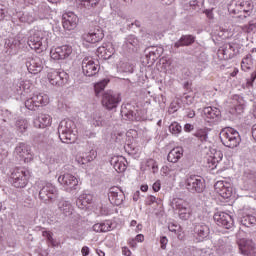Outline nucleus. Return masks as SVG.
I'll return each mask as SVG.
<instances>
[{
	"instance_id": "61",
	"label": "nucleus",
	"mask_w": 256,
	"mask_h": 256,
	"mask_svg": "<svg viewBox=\"0 0 256 256\" xmlns=\"http://www.w3.org/2000/svg\"><path fill=\"white\" fill-rule=\"evenodd\" d=\"M199 3H201V0H191L190 7L193 9H199Z\"/></svg>"
},
{
	"instance_id": "2",
	"label": "nucleus",
	"mask_w": 256,
	"mask_h": 256,
	"mask_svg": "<svg viewBox=\"0 0 256 256\" xmlns=\"http://www.w3.org/2000/svg\"><path fill=\"white\" fill-rule=\"evenodd\" d=\"M29 177H31V171L29 169L17 167L11 172L10 183L16 189H25L29 183Z\"/></svg>"
},
{
	"instance_id": "32",
	"label": "nucleus",
	"mask_w": 256,
	"mask_h": 256,
	"mask_svg": "<svg viewBox=\"0 0 256 256\" xmlns=\"http://www.w3.org/2000/svg\"><path fill=\"white\" fill-rule=\"evenodd\" d=\"M52 118L49 114H40L37 119L34 120L35 127L38 129H45L51 125Z\"/></svg>"
},
{
	"instance_id": "13",
	"label": "nucleus",
	"mask_w": 256,
	"mask_h": 256,
	"mask_svg": "<svg viewBox=\"0 0 256 256\" xmlns=\"http://www.w3.org/2000/svg\"><path fill=\"white\" fill-rule=\"evenodd\" d=\"M82 73L85 77H95L99 73V64L93 58L85 57L82 60Z\"/></svg>"
},
{
	"instance_id": "38",
	"label": "nucleus",
	"mask_w": 256,
	"mask_h": 256,
	"mask_svg": "<svg viewBox=\"0 0 256 256\" xmlns=\"http://www.w3.org/2000/svg\"><path fill=\"white\" fill-rule=\"evenodd\" d=\"M194 137H197L200 143H207L209 139V130L207 128H200L194 132Z\"/></svg>"
},
{
	"instance_id": "52",
	"label": "nucleus",
	"mask_w": 256,
	"mask_h": 256,
	"mask_svg": "<svg viewBox=\"0 0 256 256\" xmlns=\"http://www.w3.org/2000/svg\"><path fill=\"white\" fill-rule=\"evenodd\" d=\"M222 159H223V152L216 151L213 156V162L219 163V161H222Z\"/></svg>"
},
{
	"instance_id": "16",
	"label": "nucleus",
	"mask_w": 256,
	"mask_h": 256,
	"mask_svg": "<svg viewBox=\"0 0 256 256\" xmlns=\"http://www.w3.org/2000/svg\"><path fill=\"white\" fill-rule=\"evenodd\" d=\"M58 183L68 189L69 191H73V189H77L79 185V180L77 177L73 176V174L65 173L58 177Z\"/></svg>"
},
{
	"instance_id": "10",
	"label": "nucleus",
	"mask_w": 256,
	"mask_h": 256,
	"mask_svg": "<svg viewBox=\"0 0 256 256\" xmlns=\"http://www.w3.org/2000/svg\"><path fill=\"white\" fill-rule=\"evenodd\" d=\"M14 155L24 163H31L33 161V153H31V146L25 142H20L16 145Z\"/></svg>"
},
{
	"instance_id": "39",
	"label": "nucleus",
	"mask_w": 256,
	"mask_h": 256,
	"mask_svg": "<svg viewBox=\"0 0 256 256\" xmlns=\"http://www.w3.org/2000/svg\"><path fill=\"white\" fill-rule=\"evenodd\" d=\"M240 223L244 227H251L256 225V217L251 214L245 215L241 218Z\"/></svg>"
},
{
	"instance_id": "43",
	"label": "nucleus",
	"mask_w": 256,
	"mask_h": 256,
	"mask_svg": "<svg viewBox=\"0 0 256 256\" xmlns=\"http://www.w3.org/2000/svg\"><path fill=\"white\" fill-rule=\"evenodd\" d=\"M126 135L124 132H114L111 136L112 141L118 143L119 145H123L125 143Z\"/></svg>"
},
{
	"instance_id": "55",
	"label": "nucleus",
	"mask_w": 256,
	"mask_h": 256,
	"mask_svg": "<svg viewBox=\"0 0 256 256\" xmlns=\"http://www.w3.org/2000/svg\"><path fill=\"white\" fill-rule=\"evenodd\" d=\"M167 243H169V240L167 239V237L162 236L160 238L161 249H167Z\"/></svg>"
},
{
	"instance_id": "45",
	"label": "nucleus",
	"mask_w": 256,
	"mask_h": 256,
	"mask_svg": "<svg viewBox=\"0 0 256 256\" xmlns=\"http://www.w3.org/2000/svg\"><path fill=\"white\" fill-rule=\"evenodd\" d=\"M108 83H109V80H102L94 85V91H95L96 97H99V93L105 90V87H107Z\"/></svg>"
},
{
	"instance_id": "19",
	"label": "nucleus",
	"mask_w": 256,
	"mask_h": 256,
	"mask_svg": "<svg viewBox=\"0 0 256 256\" xmlns=\"http://www.w3.org/2000/svg\"><path fill=\"white\" fill-rule=\"evenodd\" d=\"M214 221L219 227L224 229H231L233 227V217L225 212H216L214 214Z\"/></svg>"
},
{
	"instance_id": "15",
	"label": "nucleus",
	"mask_w": 256,
	"mask_h": 256,
	"mask_svg": "<svg viewBox=\"0 0 256 256\" xmlns=\"http://www.w3.org/2000/svg\"><path fill=\"white\" fill-rule=\"evenodd\" d=\"M104 37L103 28L100 26H95L88 33L82 35V39L87 43H99Z\"/></svg>"
},
{
	"instance_id": "46",
	"label": "nucleus",
	"mask_w": 256,
	"mask_h": 256,
	"mask_svg": "<svg viewBox=\"0 0 256 256\" xmlns=\"http://www.w3.org/2000/svg\"><path fill=\"white\" fill-rule=\"evenodd\" d=\"M120 73H133V65L129 62H122L118 67Z\"/></svg>"
},
{
	"instance_id": "59",
	"label": "nucleus",
	"mask_w": 256,
	"mask_h": 256,
	"mask_svg": "<svg viewBox=\"0 0 256 256\" xmlns=\"http://www.w3.org/2000/svg\"><path fill=\"white\" fill-rule=\"evenodd\" d=\"M152 189L155 193L161 191V181H156L153 186Z\"/></svg>"
},
{
	"instance_id": "11",
	"label": "nucleus",
	"mask_w": 256,
	"mask_h": 256,
	"mask_svg": "<svg viewBox=\"0 0 256 256\" xmlns=\"http://www.w3.org/2000/svg\"><path fill=\"white\" fill-rule=\"evenodd\" d=\"M237 55H239V45L236 43H226L218 49V57L225 61H229Z\"/></svg>"
},
{
	"instance_id": "53",
	"label": "nucleus",
	"mask_w": 256,
	"mask_h": 256,
	"mask_svg": "<svg viewBox=\"0 0 256 256\" xmlns=\"http://www.w3.org/2000/svg\"><path fill=\"white\" fill-rule=\"evenodd\" d=\"M73 231H74V235H75V233H78L76 235L75 239H79V240L83 239V233H84L83 228H78V229L77 228H73Z\"/></svg>"
},
{
	"instance_id": "34",
	"label": "nucleus",
	"mask_w": 256,
	"mask_h": 256,
	"mask_svg": "<svg viewBox=\"0 0 256 256\" xmlns=\"http://www.w3.org/2000/svg\"><path fill=\"white\" fill-rule=\"evenodd\" d=\"M93 196L91 194H82L76 200V205L79 209H85L88 205H91Z\"/></svg>"
},
{
	"instance_id": "29",
	"label": "nucleus",
	"mask_w": 256,
	"mask_h": 256,
	"mask_svg": "<svg viewBox=\"0 0 256 256\" xmlns=\"http://www.w3.org/2000/svg\"><path fill=\"white\" fill-rule=\"evenodd\" d=\"M123 49L129 52L137 51L139 49V39L135 35H129L124 41Z\"/></svg>"
},
{
	"instance_id": "1",
	"label": "nucleus",
	"mask_w": 256,
	"mask_h": 256,
	"mask_svg": "<svg viewBox=\"0 0 256 256\" xmlns=\"http://www.w3.org/2000/svg\"><path fill=\"white\" fill-rule=\"evenodd\" d=\"M75 122L73 120L64 119L60 122L58 126V135L62 143L70 145L77 141V135L75 134Z\"/></svg>"
},
{
	"instance_id": "18",
	"label": "nucleus",
	"mask_w": 256,
	"mask_h": 256,
	"mask_svg": "<svg viewBox=\"0 0 256 256\" xmlns=\"http://www.w3.org/2000/svg\"><path fill=\"white\" fill-rule=\"evenodd\" d=\"M79 17L73 12H67L62 16V25L66 31H73L77 28Z\"/></svg>"
},
{
	"instance_id": "57",
	"label": "nucleus",
	"mask_w": 256,
	"mask_h": 256,
	"mask_svg": "<svg viewBox=\"0 0 256 256\" xmlns=\"http://www.w3.org/2000/svg\"><path fill=\"white\" fill-rule=\"evenodd\" d=\"M145 203L146 205H153V203H157V198L155 196H148Z\"/></svg>"
},
{
	"instance_id": "12",
	"label": "nucleus",
	"mask_w": 256,
	"mask_h": 256,
	"mask_svg": "<svg viewBox=\"0 0 256 256\" xmlns=\"http://www.w3.org/2000/svg\"><path fill=\"white\" fill-rule=\"evenodd\" d=\"M48 81L56 87H63L69 81V74L65 71H51L48 73Z\"/></svg>"
},
{
	"instance_id": "44",
	"label": "nucleus",
	"mask_w": 256,
	"mask_h": 256,
	"mask_svg": "<svg viewBox=\"0 0 256 256\" xmlns=\"http://www.w3.org/2000/svg\"><path fill=\"white\" fill-rule=\"evenodd\" d=\"M218 247L220 251H224L225 253H227L228 251H231V245H229L227 238H220L218 240Z\"/></svg>"
},
{
	"instance_id": "28",
	"label": "nucleus",
	"mask_w": 256,
	"mask_h": 256,
	"mask_svg": "<svg viewBox=\"0 0 256 256\" xmlns=\"http://www.w3.org/2000/svg\"><path fill=\"white\" fill-rule=\"evenodd\" d=\"M195 43V36L188 34L182 35L179 40H177L172 47L174 49H179L181 47H189Z\"/></svg>"
},
{
	"instance_id": "7",
	"label": "nucleus",
	"mask_w": 256,
	"mask_h": 256,
	"mask_svg": "<svg viewBox=\"0 0 256 256\" xmlns=\"http://www.w3.org/2000/svg\"><path fill=\"white\" fill-rule=\"evenodd\" d=\"M123 100L121 93L114 91L104 92L102 95V105L107 109V111H115L117 107L121 104Z\"/></svg>"
},
{
	"instance_id": "4",
	"label": "nucleus",
	"mask_w": 256,
	"mask_h": 256,
	"mask_svg": "<svg viewBox=\"0 0 256 256\" xmlns=\"http://www.w3.org/2000/svg\"><path fill=\"white\" fill-rule=\"evenodd\" d=\"M184 187L188 193L196 195L205 191V179L199 175H188L184 180Z\"/></svg>"
},
{
	"instance_id": "35",
	"label": "nucleus",
	"mask_w": 256,
	"mask_h": 256,
	"mask_svg": "<svg viewBox=\"0 0 256 256\" xmlns=\"http://www.w3.org/2000/svg\"><path fill=\"white\" fill-rule=\"evenodd\" d=\"M181 157H183V149L176 147L168 153L167 159L170 163H177Z\"/></svg>"
},
{
	"instance_id": "20",
	"label": "nucleus",
	"mask_w": 256,
	"mask_h": 256,
	"mask_svg": "<svg viewBox=\"0 0 256 256\" xmlns=\"http://www.w3.org/2000/svg\"><path fill=\"white\" fill-rule=\"evenodd\" d=\"M43 59L39 56H34L32 58H28L26 61V67L32 75H37V73H41L43 71Z\"/></svg>"
},
{
	"instance_id": "37",
	"label": "nucleus",
	"mask_w": 256,
	"mask_h": 256,
	"mask_svg": "<svg viewBox=\"0 0 256 256\" xmlns=\"http://www.w3.org/2000/svg\"><path fill=\"white\" fill-rule=\"evenodd\" d=\"M203 113L207 119H219L221 117V111L218 108L206 107Z\"/></svg>"
},
{
	"instance_id": "64",
	"label": "nucleus",
	"mask_w": 256,
	"mask_h": 256,
	"mask_svg": "<svg viewBox=\"0 0 256 256\" xmlns=\"http://www.w3.org/2000/svg\"><path fill=\"white\" fill-rule=\"evenodd\" d=\"M82 256H88L90 253L89 247L83 246L81 249Z\"/></svg>"
},
{
	"instance_id": "31",
	"label": "nucleus",
	"mask_w": 256,
	"mask_h": 256,
	"mask_svg": "<svg viewBox=\"0 0 256 256\" xmlns=\"http://www.w3.org/2000/svg\"><path fill=\"white\" fill-rule=\"evenodd\" d=\"M95 159H97V152L92 149L89 152L82 153V155L77 158V162L79 165H87V163H91V161H95Z\"/></svg>"
},
{
	"instance_id": "42",
	"label": "nucleus",
	"mask_w": 256,
	"mask_h": 256,
	"mask_svg": "<svg viewBox=\"0 0 256 256\" xmlns=\"http://www.w3.org/2000/svg\"><path fill=\"white\" fill-rule=\"evenodd\" d=\"M15 126L17 131H19V133H25V131H27L29 127V123L27 122L26 119H18L15 123Z\"/></svg>"
},
{
	"instance_id": "8",
	"label": "nucleus",
	"mask_w": 256,
	"mask_h": 256,
	"mask_svg": "<svg viewBox=\"0 0 256 256\" xmlns=\"http://www.w3.org/2000/svg\"><path fill=\"white\" fill-rule=\"evenodd\" d=\"M49 105V96L47 94L39 93L25 101L26 109L29 111H37L39 107Z\"/></svg>"
},
{
	"instance_id": "6",
	"label": "nucleus",
	"mask_w": 256,
	"mask_h": 256,
	"mask_svg": "<svg viewBox=\"0 0 256 256\" xmlns=\"http://www.w3.org/2000/svg\"><path fill=\"white\" fill-rule=\"evenodd\" d=\"M47 32L43 30H34L31 35L28 37V45L30 49L34 51H43L47 49Z\"/></svg>"
},
{
	"instance_id": "22",
	"label": "nucleus",
	"mask_w": 256,
	"mask_h": 256,
	"mask_svg": "<svg viewBox=\"0 0 256 256\" xmlns=\"http://www.w3.org/2000/svg\"><path fill=\"white\" fill-rule=\"evenodd\" d=\"M47 15H49V6L42 3L33 9V12L30 13V19H28V21L33 23V21H37V19H45Z\"/></svg>"
},
{
	"instance_id": "23",
	"label": "nucleus",
	"mask_w": 256,
	"mask_h": 256,
	"mask_svg": "<svg viewBox=\"0 0 256 256\" xmlns=\"http://www.w3.org/2000/svg\"><path fill=\"white\" fill-rule=\"evenodd\" d=\"M240 253L244 256H256L255 242L252 240H241L238 243Z\"/></svg>"
},
{
	"instance_id": "50",
	"label": "nucleus",
	"mask_w": 256,
	"mask_h": 256,
	"mask_svg": "<svg viewBox=\"0 0 256 256\" xmlns=\"http://www.w3.org/2000/svg\"><path fill=\"white\" fill-rule=\"evenodd\" d=\"M181 126L179 123L174 122L169 126V131L170 133H172V135H179V133H181Z\"/></svg>"
},
{
	"instance_id": "48",
	"label": "nucleus",
	"mask_w": 256,
	"mask_h": 256,
	"mask_svg": "<svg viewBox=\"0 0 256 256\" xmlns=\"http://www.w3.org/2000/svg\"><path fill=\"white\" fill-rule=\"evenodd\" d=\"M244 177L248 181H251V183L256 187V172L253 170H246L244 172Z\"/></svg>"
},
{
	"instance_id": "62",
	"label": "nucleus",
	"mask_w": 256,
	"mask_h": 256,
	"mask_svg": "<svg viewBox=\"0 0 256 256\" xmlns=\"http://www.w3.org/2000/svg\"><path fill=\"white\" fill-rule=\"evenodd\" d=\"M92 229L95 233H102L101 223L94 224Z\"/></svg>"
},
{
	"instance_id": "3",
	"label": "nucleus",
	"mask_w": 256,
	"mask_h": 256,
	"mask_svg": "<svg viewBox=\"0 0 256 256\" xmlns=\"http://www.w3.org/2000/svg\"><path fill=\"white\" fill-rule=\"evenodd\" d=\"M220 139L222 144L225 147H229V149H235V147H239V143H241V135H239L237 130L231 127H226L221 130Z\"/></svg>"
},
{
	"instance_id": "33",
	"label": "nucleus",
	"mask_w": 256,
	"mask_h": 256,
	"mask_svg": "<svg viewBox=\"0 0 256 256\" xmlns=\"http://www.w3.org/2000/svg\"><path fill=\"white\" fill-rule=\"evenodd\" d=\"M121 115L126 121H141V117L137 115V110L131 108H122Z\"/></svg>"
},
{
	"instance_id": "60",
	"label": "nucleus",
	"mask_w": 256,
	"mask_h": 256,
	"mask_svg": "<svg viewBox=\"0 0 256 256\" xmlns=\"http://www.w3.org/2000/svg\"><path fill=\"white\" fill-rule=\"evenodd\" d=\"M186 117H188V119H193V117H195V110H191V108H187Z\"/></svg>"
},
{
	"instance_id": "21",
	"label": "nucleus",
	"mask_w": 256,
	"mask_h": 256,
	"mask_svg": "<svg viewBox=\"0 0 256 256\" xmlns=\"http://www.w3.org/2000/svg\"><path fill=\"white\" fill-rule=\"evenodd\" d=\"M71 53H73V47L69 45H62L55 48L54 51H51L50 55L52 59L59 61L67 59Z\"/></svg>"
},
{
	"instance_id": "40",
	"label": "nucleus",
	"mask_w": 256,
	"mask_h": 256,
	"mask_svg": "<svg viewBox=\"0 0 256 256\" xmlns=\"http://www.w3.org/2000/svg\"><path fill=\"white\" fill-rule=\"evenodd\" d=\"M252 65H253V56L251 54H248L246 55V57L242 59L241 69L242 71H249Z\"/></svg>"
},
{
	"instance_id": "54",
	"label": "nucleus",
	"mask_w": 256,
	"mask_h": 256,
	"mask_svg": "<svg viewBox=\"0 0 256 256\" xmlns=\"http://www.w3.org/2000/svg\"><path fill=\"white\" fill-rule=\"evenodd\" d=\"M102 233H107V231H111V224L109 222L101 223Z\"/></svg>"
},
{
	"instance_id": "9",
	"label": "nucleus",
	"mask_w": 256,
	"mask_h": 256,
	"mask_svg": "<svg viewBox=\"0 0 256 256\" xmlns=\"http://www.w3.org/2000/svg\"><path fill=\"white\" fill-rule=\"evenodd\" d=\"M172 208L178 211V215L182 221H187L191 217V207L181 198H174L171 202Z\"/></svg>"
},
{
	"instance_id": "24",
	"label": "nucleus",
	"mask_w": 256,
	"mask_h": 256,
	"mask_svg": "<svg viewBox=\"0 0 256 256\" xmlns=\"http://www.w3.org/2000/svg\"><path fill=\"white\" fill-rule=\"evenodd\" d=\"M144 55L146 57L147 63L153 65L155 61L163 55V48H157L155 46H150L144 50Z\"/></svg>"
},
{
	"instance_id": "17",
	"label": "nucleus",
	"mask_w": 256,
	"mask_h": 256,
	"mask_svg": "<svg viewBox=\"0 0 256 256\" xmlns=\"http://www.w3.org/2000/svg\"><path fill=\"white\" fill-rule=\"evenodd\" d=\"M108 199L112 205H123V201H125V193L121 188L114 186L109 189Z\"/></svg>"
},
{
	"instance_id": "41",
	"label": "nucleus",
	"mask_w": 256,
	"mask_h": 256,
	"mask_svg": "<svg viewBox=\"0 0 256 256\" xmlns=\"http://www.w3.org/2000/svg\"><path fill=\"white\" fill-rule=\"evenodd\" d=\"M100 1L101 0H79L80 5L88 10L95 9Z\"/></svg>"
},
{
	"instance_id": "5",
	"label": "nucleus",
	"mask_w": 256,
	"mask_h": 256,
	"mask_svg": "<svg viewBox=\"0 0 256 256\" xmlns=\"http://www.w3.org/2000/svg\"><path fill=\"white\" fill-rule=\"evenodd\" d=\"M39 189V199L46 205H48V203H53V201L59 197V190L52 183L40 182Z\"/></svg>"
},
{
	"instance_id": "51",
	"label": "nucleus",
	"mask_w": 256,
	"mask_h": 256,
	"mask_svg": "<svg viewBox=\"0 0 256 256\" xmlns=\"http://www.w3.org/2000/svg\"><path fill=\"white\" fill-rule=\"evenodd\" d=\"M92 125H94V127H101V125H103V119L101 118V116H94L92 120Z\"/></svg>"
},
{
	"instance_id": "58",
	"label": "nucleus",
	"mask_w": 256,
	"mask_h": 256,
	"mask_svg": "<svg viewBox=\"0 0 256 256\" xmlns=\"http://www.w3.org/2000/svg\"><path fill=\"white\" fill-rule=\"evenodd\" d=\"M5 9H7L5 5L0 4V21H3V19H5V13H6Z\"/></svg>"
},
{
	"instance_id": "14",
	"label": "nucleus",
	"mask_w": 256,
	"mask_h": 256,
	"mask_svg": "<svg viewBox=\"0 0 256 256\" xmlns=\"http://www.w3.org/2000/svg\"><path fill=\"white\" fill-rule=\"evenodd\" d=\"M194 237L199 242L205 241L209 239V235H211V228L205 222H198L194 224Z\"/></svg>"
},
{
	"instance_id": "49",
	"label": "nucleus",
	"mask_w": 256,
	"mask_h": 256,
	"mask_svg": "<svg viewBox=\"0 0 256 256\" xmlns=\"http://www.w3.org/2000/svg\"><path fill=\"white\" fill-rule=\"evenodd\" d=\"M146 167H148V169H151L152 173H157V171H159V166L157 165V162L153 159H148L146 161Z\"/></svg>"
},
{
	"instance_id": "63",
	"label": "nucleus",
	"mask_w": 256,
	"mask_h": 256,
	"mask_svg": "<svg viewBox=\"0 0 256 256\" xmlns=\"http://www.w3.org/2000/svg\"><path fill=\"white\" fill-rule=\"evenodd\" d=\"M194 129L195 127L190 123L184 125V131H186V133H191Z\"/></svg>"
},
{
	"instance_id": "25",
	"label": "nucleus",
	"mask_w": 256,
	"mask_h": 256,
	"mask_svg": "<svg viewBox=\"0 0 256 256\" xmlns=\"http://www.w3.org/2000/svg\"><path fill=\"white\" fill-rule=\"evenodd\" d=\"M216 193H219L223 199H229L233 195V188L229 187V183L224 181H218L214 185Z\"/></svg>"
},
{
	"instance_id": "30",
	"label": "nucleus",
	"mask_w": 256,
	"mask_h": 256,
	"mask_svg": "<svg viewBox=\"0 0 256 256\" xmlns=\"http://www.w3.org/2000/svg\"><path fill=\"white\" fill-rule=\"evenodd\" d=\"M58 210L62 215H65V217H69V215H73V205L71 202L65 200V199H60L58 202Z\"/></svg>"
},
{
	"instance_id": "36",
	"label": "nucleus",
	"mask_w": 256,
	"mask_h": 256,
	"mask_svg": "<svg viewBox=\"0 0 256 256\" xmlns=\"http://www.w3.org/2000/svg\"><path fill=\"white\" fill-rule=\"evenodd\" d=\"M236 5L244 13H251L253 11V1L251 0H238Z\"/></svg>"
},
{
	"instance_id": "27",
	"label": "nucleus",
	"mask_w": 256,
	"mask_h": 256,
	"mask_svg": "<svg viewBox=\"0 0 256 256\" xmlns=\"http://www.w3.org/2000/svg\"><path fill=\"white\" fill-rule=\"evenodd\" d=\"M127 160L123 156H114L110 160V164L117 173H124L127 170Z\"/></svg>"
},
{
	"instance_id": "26",
	"label": "nucleus",
	"mask_w": 256,
	"mask_h": 256,
	"mask_svg": "<svg viewBox=\"0 0 256 256\" xmlns=\"http://www.w3.org/2000/svg\"><path fill=\"white\" fill-rule=\"evenodd\" d=\"M115 55V48L113 44L106 43L97 48V56L100 59H111Z\"/></svg>"
},
{
	"instance_id": "47",
	"label": "nucleus",
	"mask_w": 256,
	"mask_h": 256,
	"mask_svg": "<svg viewBox=\"0 0 256 256\" xmlns=\"http://www.w3.org/2000/svg\"><path fill=\"white\" fill-rule=\"evenodd\" d=\"M244 177L248 181H251V183L256 187V172L253 170H246L244 172Z\"/></svg>"
},
{
	"instance_id": "56",
	"label": "nucleus",
	"mask_w": 256,
	"mask_h": 256,
	"mask_svg": "<svg viewBox=\"0 0 256 256\" xmlns=\"http://www.w3.org/2000/svg\"><path fill=\"white\" fill-rule=\"evenodd\" d=\"M42 237L47 238V240H48L50 243H53V235L51 234V232H49V231H43V232H42Z\"/></svg>"
}]
</instances>
